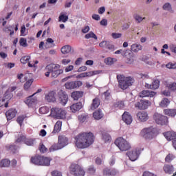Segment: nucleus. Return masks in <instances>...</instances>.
<instances>
[{
	"label": "nucleus",
	"instance_id": "a18cd8bd",
	"mask_svg": "<svg viewBox=\"0 0 176 176\" xmlns=\"http://www.w3.org/2000/svg\"><path fill=\"white\" fill-rule=\"evenodd\" d=\"M19 45L22 46V47H27L28 46V43H27V38H21L19 40Z\"/></svg>",
	"mask_w": 176,
	"mask_h": 176
},
{
	"label": "nucleus",
	"instance_id": "0e129e2a",
	"mask_svg": "<svg viewBox=\"0 0 176 176\" xmlns=\"http://www.w3.org/2000/svg\"><path fill=\"white\" fill-rule=\"evenodd\" d=\"M21 36H25V25H23L21 28Z\"/></svg>",
	"mask_w": 176,
	"mask_h": 176
},
{
	"label": "nucleus",
	"instance_id": "6e6d98bb",
	"mask_svg": "<svg viewBox=\"0 0 176 176\" xmlns=\"http://www.w3.org/2000/svg\"><path fill=\"white\" fill-rule=\"evenodd\" d=\"M39 151L41 152V153H45V152L47 151V148L45 146V144L41 143L40 144Z\"/></svg>",
	"mask_w": 176,
	"mask_h": 176
},
{
	"label": "nucleus",
	"instance_id": "338daca9",
	"mask_svg": "<svg viewBox=\"0 0 176 176\" xmlns=\"http://www.w3.org/2000/svg\"><path fill=\"white\" fill-rule=\"evenodd\" d=\"M61 63L63 64V65H68V64H69V63H71V59H63L61 60Z\"/></svg>",
	"mask_w": 176,
	"mask_h": 176
},
{
	"label": "nucleus",
	"instance_id": "8fccbe9b",
	"mask_svg": "<svg viewBox=\"0 0 176 176\" xmlns=\"http://www.w3.org/2000/svg\"><path fill=\"white\" fill-rule=\"evenodd\" d=\"M115 108H119L120 109H122V108H124V102L122 100L116 102L114 104Z\"/></svg>",
	"mask_w": 176,
	"mask_h": 176
},
{
	"label": "nucleus",
	"instance_id": "f704fd0d",
	"mask_svg": "<svg viewBox=\"0 0 176 176\" xmlns=\"http://www.w3.org/2000/svg\"><path fill=\"white\" fill-rule=\"evenodd\" d=\"M170 104V100L167 98H164L162 100V101L160 103V107L162 108H167L168 105Z\"/></svg>",
	"mask_w": 176,
	"mask_h": 176
},
{
	"label": "nucleus",
	"instance_id": "473e14b6",
	"mask_svg": "<svg viewBox=\"0 0 176 176\" xmlns=\"http://www.w3.org/2000/svg\"><path fill=\"white\" fill-rule=\"evenodd\" d=\"M58 21L62 23H67L68 21V15L66 12H61L58 17Z\"/></svg>",
	"mask_w": 176,
	"mask_h": 176
},
{
	"label": "nucleus",
	"instance_id": "ea45409f",
	"mask_svg": "<svg viewBox=\"0 0 176 176\" xmlns=\"http://www.w3.org/2000/svg\"><path fill=\"white\" fill-rule=\"evenodd\" d=\"M39 113L42 115H45V113H49L50 111V109L47 107H42L39 109Z\"/></svg>",
	"mask_w": 176,
	"mask_h": 176
},
{
	"label": "nucleus",
	"instance_id": "2eb2a0df",
	"mask_svg": "<svg viewBox=\"0 0 176 176\" xmlns=\"http://www.w3.org/2000/svg\"><path fill=\"white\" fill-rule=\"evenodd\" d=\"M127 156L131 162H135L138 159V156H140V151L137 149L133 150L131 151L126 153Z\"/></svg>",
	"mask_w": 176,
	"mask_h": 176
},
{
	"label": "nucleus",
	"instance_id": "2f4dec72",
	"mask_svg": "<svg viewBox=\"0 0 176 176\" xmlns=\"http://www.w3.org/2000/svg\"><path fill=\"white\" fill-rule=\"evenodd\" d=\"M71 50H72V47L69 45H66L60 49V52L63 54H68V53H71Z\"/></svg>",
	"mask_w": 176,
	"mask_h": 176
},
{
	"label": "nucleus",
	"instance_id": "4c0bfd02",
	"mask_svg": "<svg viewBox=\"0 0 176 176\" xmlns=\"http://www.w3.org/2000/svg\"><path fill=\"white\" fill-rule=\"evenodd\" d=\"M61 126H63V122L61 121H57L54 128V133L60 132V131L61 130Z\"/></svg>",
	"mask_w": 176,
	"mask_h": 176
},
{
	"label": "nucleus",
	"instance_id": "5fc2aeb1",
	"mask_svg": "<svg viewBox=\"0 0 176 176\" xmlns=\"http://www.w3.org/2000/svg\"><path fill=\"white\" fill-rule=\"evenodd\" d=\"M104 63L107 65H112L113 64V58H107L104 59Z\"/></svg>",
	"mask_w": 176,
	"mask_h": 176
},
{
	"label": "nucleus",
	"instance_id": "774afa93",
	"mask_svg": "<svg viewBox=\"0 0 176 176\" xmlns=\"http://www.w3.org/2000/svg\"><path fill=\"white\" fill-rule=\"evenodd\" d=\"M107 43H108V41H102L101 43H99V46H100V47H104V48H106Z\"/></svg>",
	"mask_w": 176,
	"mask_h": 176
},
{
	"label": "nucleus",
	"instance_id": "603ef678",
	"mask_svg": "<svg viewBox=\"0 0 176 176\" xmlns=\"http://www.w3.org/2000/svg\"><path fill=\"white\" fill-rule=\"evenodd\" d=\"M34 139H25V144L28 145V146H32V145H34Z\"/></svg>",
	"mask_w": 176,
	"mask_h": 176
},
{
	"label": "nucleus",
	"instance_id": "c03bdc74",
	"mask_svg": "<svg viewBox=\"0 0 176 176\" xmlns=\"http://www.w3.org/2000/svg\"><path fill=\"white\" fill-rule=\"evenodd\" d=\"M30 60H31L30 56H25L20 59V61L22 64H27V63H30Z\"/></svg>",
	"mask_w": 176,
	"mask_h": 176
},
{
	"label": "nucleus",
	"instance_id": "ddd939ff",
	"mask_svg": "<svg viewBox=\"0 0 176 176\" xmlns=\"http://www.w3.org/2000/svg\"><path fill=\"white\" fill-rule=\"evenodd\" d=\"M58 96L60 104L63 106H65L67 102H68V95L65 93V91L60 90L58 92Z\"/></svg>",
	"mask_w": 176,
	"mask_h": 176
},
{
	"label": "nucleus",
	"instance_id": "7c9ffc66",
	"mask_svg": "<svg viewBox=\"0 0 176 176\" xmlns=\"http://www.w3.org/2000/svg\"><path fill=\"white\" fill-rule=\"evenodd\" d=\"M103 116H104V114H102V112L100 109L96 110L95 112L93 113V117L96 120H100V119L103 118Z\"/></svg>",
	"mask_w": 176,
	"mask_h": 176
},
{
	"label": "nucleus",
	"instance_id": "79ce46f5",
	"mask_svg": "<svg viewBox=\"0 0 176 176\" xmlns=\"http://www.w3.org/2000/svg\"><path fill=\"white\" fill-rule=\"evenodd\" d=\"M34 82V79H30L29 80H28L23 86V89L24 90H28V89H30V87H31V85H32V83Z\"/></svg>",
	"mask_w": 176,
	"mask_h": 176
},
{
	"label": "nucleus",
	"instance_id": "3c124183",
	"mask_svg": "<svg viewBox=\"0 0 176 176\" xmlns=\"http://www.w3.org/2000/svg\"><path fill=\"white\" fill-rule=\"evenodd\" d=\"M87 118H88L87 115L82 114V115L78 116V120L81 123H83L84 122H86V120H87Z\"/></svg>",
	"mask_w": 176,
	"mask_h": 176
},
{
	"label": "nucleus",
	"instance_id": "e433bc0d",
	"mask_svg": "<svg viewBox=\"0 0 176 176\" xmlns=\"http://www.w3.org/2000/svg\"><path fill=\"white\" fill-rule=\"evenodd\" d=\"M164 113L165 115H167L168 116H171L172 118H174L176 115V109H164Z\"/></svg>",
	"mask_w": 176,
	"mask_h": 176
},
{
	"label": "nucleus",
	"instance_id": "bf43d9fd",
	"mask_svg": "<svg viewBox=\"0 0 176 176\" xmlns=\"http://www.w3.org/2000/svg\"><path fill=\"white\" fill-rule=\"evenodd\" d=\"M134 19L136 21H138V23H141V21H142V20H145V18H142L138 14H135Z\"/></svg>",
	"mask_w": 176,
	"mask_h": 176
},
{
	"label": "nucleus",
	"instance_id": "dca6fc26",
	"mask_svg": "<svg viewBox=\"0 0 176 176\" xmlns=\"http://www.w3.org/2000/svg\"><path fill=\"white\" fill-rule=\"evenodd\" d=\"M136 116L140 122H146L149 119V116L146 111H139Z\"/></svg>",
	"mask_w": 176,
	"mask_h": 176
},
{
	"label": "nucleus",
	"instance_id": "39448f33",
	"mask_svg": "<svg viewBox=\"0 0 176 176\" xmlns=\"http://www.w3.org/2000/svg\"><path fill=\"white\" fill-rule=\"evenodd\" d=\"M68 144V138L65 136L60 135L58 136V143L54 144L50 148V152H54V151H58L59 149H63L64 146H67Z\"/></svg>",
	"mask_w": 176,
	"mask_h": 176
},
{
	"label": "nucleus",
	"instance_id": "13d9d810",
	"mask_svg": "<svg viewBox=\"0 0 176 176\" xmlns=\"http://www.w3.org/2000/svg\"><path fill=\"white\" fill-rule=\"evenodd\" d=\"M105 49H107L108 50H114L115 46L108 41Z\"/></svg>",
	"mask_w": 176,
	"mask_h": 176
},
{
	"label": "nucleus",
	"instance_id": "4468645a",
	"mask_svg": "<svg viewBox=\"0 0 176 176\" xmlns=\"http://www.w3.org/2000/svg\"><path fill=\"white\" fill-rule=\"evenodd\" d=\"M12 98V95L10 94H6L3 98H0V108L2 107H5V108H8L9 107V100Z\"/></svg>",
	"mask_w": 176,
	"mask_h": 176
},
{
	"label": "nucleus",
	"instance_id": "72a5a7b5",
	"mask_svg": "<svg viewBox=\"0 0 176 176\" xmlns=\"http://www.w3.org/2000/svg\"><path fill=\"white\" fill-rule=\"evenodd\" d=\"M96 171H97V169H96V166H94V165H90L87 168V173L89 174V175H94L96 174Z\"/></svg>",
	"mask_w": 176,
	"mask_h": 176
},
{
	"label": "nucleus",
	"instance_id": "69168bd1",
	"mask_svg": "<svg viewBox=\"0 0 176 176\" xmlns=\"http://www.w3.org/2000/svg\"><path fill=\"white\" fill-rule=\"evenodd\" d=\"M103 94L104 96V99L106 100H109V98H111V93L109 92V91L104 92Z\"/></svg>",
	"mask_w": 176,
	"mask_h": 176
},
{
	"label": "nucleus",
	"instance_id": "c85d7f7f",
	"mask_svg": "<svg viewBox=\"0 0 176 176\" xmlns=\"http://www.w3.org/2000/svg\"><path fill=\"white\" fill-rule=\"evenodd\" d=\"M98 107H100V98H95L92 100V103L91 104V109L94 111V109H97Z\"/></svg>",
	"mask_w": 176,
	"mask_h": 176
},
{
	"label": "nucleus",
	"instance_id": "6e6552de",
	"mask_svg": "<svg viewBox=\"0 0 176 176\" xmlns=\"http://www.w3.org/2000/svg\"><path fill=\"white\" fill-rule=\"evenodd\" d=\"M50 115L54 119H65L67 111L60 107H53L51 109Z\"/></svg>",
	"mask_w": 176,
	"mask_h": 176
},
{
	"label": "nucleus",
	"instance_id": "5701e85b",
	"mask_svg": "<svg viewBox=\"0 0 176 176\" xmlns=\"http://www.w3.org/2000/svg\"><path fill=\"white\" fill-rule=\"evenodd\" d=\"M116 174H118V172L115 169H109L108 168L103 169L104 176H115Z\"/></svg>",
	"mask_w": 176,
	"mask_h": 176
},
{
	"label": "nucleus",
	"instance_id": "6ab92c4d",
	"mask_svg": "<svg viewBox=\"0 0 176 176\" xmlns=\"http://www.w3.org/2000/svg\"><path fill=\"white\" fill-rule=\"evenodd\" d=\"M122 120L126 124H131V122H133V117H131V115H130L129 112L125 111L122 114Z\"/></svg>",
	"mask_w": 176,
	"mask_h": 176
},
{
	"label": "nucleus",
	"instance_id": "4be33fe9",
	"mask_svg": "<svg viewBox=\"0 0 176 176\" xmlns=\"http://www.w3.org/2000/svg\"><path fill=\"white\" fill-rule=\"evenodd\" d=\"M34 96H35V94L28 96L25 101V104H28V107H32V105H35V104H36V98H32Z\"/></svg>",
	"mask_w": 176,
	"mask_h": 176
},
{
	"label": "nucleus",
	"instance_id": "f8f14e48",
	"mask_svg": "<svg viewBox=\"0 0 176 176\" xmlns=\"http://www.w3.org/2000/svg\"><path fill=\"white\" fill-rule=\"evenodd\" d=\"M157 94L155 91H150V90H143L139 94V97L140 98H145V97H149L152 98L155 97Z\"/></svg>",
	"mask_w": 176,
	"mask_h": 176
},
{
	"label": "nucleus",
	"instance_id": "f03ea898",
	"mask_svg": "<svg viewBox=\"0 0 176 176\" xmlns=\"http://www.w3.org/2000/svg\"><path fill=\"white\" fill-rule=\"evenodd\" d=\"M44 72L47 78L50 76V74H52V78H57V76H58V75H61L64 71L63 69H60V65L51 63L45 67Z\"/></svg>",
	"mask_w": 176,
	"mask_h": 176
},
{
	"label": "nucleus",
	"instance_id": "f3484780",
	"mask_svg": "<svg viewBox=\"0 0 176 176\" xmlns=\"http://www.w3.org/2000/svg\"><path fill=\"white\" fill-rule=\"evenodd\" d=\"M160 86V81L159 80V79L154 80L152 84H145V87H146V89H151L152 90H156V89H159Z\"/></svg>",
	"mask_w": 176,
	"mask_h": 176
},
{
	"label": "nucleus",
	"instance_id": "a211bd4d",
	"mask_svg": "<svg viewBox=\"0 0 176 176\" xmlns=\"http://www.w3.org/2000/svg\"><path fill=\"white\" fill-rule=\"evenodd\" d=\"M16 115H17V110L16 109H10L6 112L7 120H12V119L16 118Z\"/></svg>",
	"mask_w": 176,
	"mask_h": 176
},
{
	"label": "nucleus",
	"instance_id": "c9c22d12",
	"mask_svg": "<svg viewBox=\"0 0 176 176\" xmlns=\"http://www.w3.org/2000/svg\"><path fill=\"white\" fill-rule=\"evenodd\" d=\"M10 160L8 159H3L0 160V167L3 168V167H10Z\"/></svg>",
	"mask_w": 176,
	"mask_h": 176
},
{
	"label": "nucleus",
	"instance_id": "4d7b16f0",
	"mask_svg": "<svg viewBox=\"0 0 176 176\" xmlns=\"http://www.w3.org/2000/svg\"><path fill=\"white\" fill-rule=\"evenodd\" d=\"M174 159V155H173L172 154H168L166 158H165V161L166 162V163H170V162H171L172 160H173Z\"/></svg>",
	"mask_w": 176,
	"mask_h": 176
},
{
	"label": "nucleus",
	"instance_id": "393cba45",
	"mask_svg": "<svg viewBox=\"0 0 176 176\" xmlns=\"http://www.w3.org/2000/svg\"><path fill=\"white\" fill-rule=\"evenodd\" d=\"M70 109L73 113L78 112V111H80V109H82V102H79L73 104L72 106H70Z\"/></svg>",
	"mask_w": 176,
	"mask_h": 176
},
{
	"label": "nucleus",
	"instance_id": "1a4fd4ad",
	"mask_svg": "<svg viewBox=\"0 0 176 176\" xmlns=\"http://www.w3.org/2000/svg\"><path fill=\"white\" fill-rule=\"evenodd\" d=\"M153 120H155L157 124H160L161 126H166L168 124V118L166 116H163L159 113H155L153 115Z\"/></svg>",
	"mask_w": 176,
	"mask_h": 176
},
{
	"label": "nucleus",
	"instance_id": "680f3d73",
	"mask_svg": "<svg viewBox=\"0 0 176 176\" xmlns=\"http://www.w3.org/2000/svg\"><path fill=\"white\" fill-rule=\"evenodd\" d=\"M111 36H112V38H113V39H118V38L122 37V34L121 33H112Z\"/></svg>",
	"mask_w": 176,
	"mask_h": 176
},
{
	"label": "nucleus",
	"instance_id": "0eeeda50",
	"mask_svg": "<svg viewBox=\"0 0 176 176\" xmlns=\"http://www.w3.org/2000/svg\"><path fill=\"white\" fill-rule=\"evenodd\" d=\"M114 144H116V146H118V148L122 152L129 151V149L131 148V146H130V144L129 143V142H127V140H126L122 137L117 138L115 140Z\"/></svg>",
	"mask_w": 176,
	"mask_h": 176
},
{
	"label": "nucleus",
	"instance_id": "412c9836",
	"mask_svg": "<svg viewBox=\"0 0 176 176\" xmlns=\"http://www.w3.org/2000/svg\"><path fill=\"white\" fill-rule=\"evenodd\" d=\"M164 136L168 141H174V140L176 138V133L174 131H168L164 133Z\"/></svg>",
	"mask_w": 176,
	"mask_h": 176
},
{
	"label": "nucleus",
	"instance_id": "aec40b11",
	"mask_svg": "<svg viewBox=\"0 0 176 176\" xmlns=\"http://www.w3.org/2000/svg\"><path fill=\"white\" fill-rule=\"evenodd\" d=\"M45 100L48 102H56V92L54 91H50L47 95H45Z\"/></svg>",
	"mask_w": 176,
	"mask_h": 176
},
{
	"label": "nucleus",
	"instance_id": "a19ab883",
	"mask_svg": "<svg viewBox=\"0 0 176 176\" xmlns=\"http://www.w3.org/2000/svg\"><path fill=\"white\" fill-rule=\"evenodd\" d=\"M98 74H100V71H98V70L85 72V75H86L87 78H90L91 76H94V75H98Z\"/></svg>",
	"mask_w": 176,
	"mask_h": 176
},
{
	"label": "nucleus",
	"instance_id": "9d476101",
	"mask_svg": "<svg viewBox=\"0 0 176 176\" xmlns=\"http://www.w3.org/2000/svg\"><path fill=\"white\" fill-rule=\"evenodd\" d=\"M82 85V81H69L65 84V87L67 90H74V89H78V87H80Z\"/></svg>",
	"mask_w": 176,
	"mask_h": 176
},
{
	"label": "nucleus",
	"instance_id": "9b49d317",
	"mask_svg": "<svg viewBox=\"0 0 176 176\" xmlns=\"http://www.w3.org/2000/svg\"><path fill=\"white\" fill-rule=\"evenodd\" d=\"M151 104L152 103L149 100H141L135 104V107L140 110L148 109V107H151Z\"/></svg>",
	"mask_w": 176,
	"mask_h": 176
},
{
	"label": "nucleus",
	"instance_id": "c756f323",
	"mask_svg": "<svg viewBox=\"0 0 176 176\" xmlns=\"http://www.w3.org/2000/svg\"><path fill=\"white\" fill-rule=\"evenodd\" d=\"M131 50L134 53H138L140 50H142V45L138 43L133 44L131 47Z\"/></svg>",
	"mask_w": 176,
	"mask_h": 176
},
{
	"label": "nucleus",
	"instance_id": "e2e57ef3",
	"mask_svg": "<svg viewBox=\"0 0 176 176\" xmlns=\"http://www.w3.org/2000/svg\"><path fill=\"white\" fill-rule=\"evenodd\" d=\"M25 142V136L23 135H21L19 138L16 139V142Z\"/></svg>",
	"mask_w": 176,
	"mask_h": 176
},
{
	"label": "nucleus",
	"instance_id": "bb28decb",
	"mask_svg": "<svg viewBox=\"0 0 176 176\" xmlns=\"http://www.w3.org/2000/svg\"><path fill=\"white\" fill-rule=\"evenodd\" d=\"M50 162H52V158L47 157H41L40 166H50Z\"/></svg>",
	"mask_w": 176,
	"mask_h": 176
},
{
	"label": "nucleus",
	"instance_id": "864d4df0",
	"mask_svg": "<svg viewBox=\"0 0 176 176\" xmlns=\"http://www.w3.org/2000/svg\"><path fill=\"white\" fill-rule=\"evenodd\" d=\"M166 68H168L169 69H176V63H169L166 64Z\"/></svg>",
	"mask_w": 176,
	"mask_h": 176
},
{
	"label": "nucleus",
	"instance_id": "de8ad7c7",
	"mask_svg": "<svg viewBox=\"0 0 176 176\" xmlns=\"http://www.w3.org/2000/svg\"><path fill=\"white\" fill-rule=\"evenodd\" d=\"M85 39H90V38H94V39H97V35L94 34L93 32H90L89 33L85 34Z\"/></svg>",
	"mask_w": 176,
	"mask_h": 176
},
{
	"label": "nucleus",
	"instance_id": "20e7f679",
	"mask_svg": "<svg viewBox=\"0 0 176 176\" xmlns=\"http://www.w3.org/2000/svg\"><path fill=\"white\" fill-rule=\"evenodd\" d=\"M69 171L70 174L74 176L86 175V170H85V168L78 164H72L69 167Z\"/></svg>",
	"mask_w": 176,
	"mask_h": 176
},
{
	"label": "nucleus",
	"instance_id": "09e8293b",
	"mask_svg": "<svg viewBox=\"0 0 176 176\" xmlns=\"http://www.w3.org/2000/svg\"><path fill=\"white\" fill-rule=\"evenodd\" d=\"M25 118H27V116L24 115L19 116L16 119L17 123H19L20 126H23V122H24V119H25Z\"/></svg>",
	"mask_w": 176,
	"mask_h": 176
},
{
	"label": "nucleus",
	"instance_id": "7ed1b4c3",
	"mask_svg": "<svg viewBox=\"0 0 176 176\" xmlns=\"http://www.w3.org/2000/svg\"><path fill=\"white\" fill-rule=\"evenodd\" d=\"M117 79L118 80V86L122 90L129 89L134 83V79L131 76L126 77L124 75L120 74L117 75Z\"/></svg>",
	"mask_w": 176,
	"mask_h": 176
},
{
	"label": "nucleus",
	"instance_id": "58836bf2",
	"mask_svg": "<svg viewBox=\"0 0 176 176\" xmlns=\"http://www.w3.org/2000/svg\"><path fill=\"white\" fill-rule=\"evenodd\" d=\"M54 41L52 40V38H48L47 39V43L45 44V48L46 49H49V47H53V46H54Z\"/></svg>",
	"mask_w": 176,
	"mask_h": 176
},
{
	"label": "nucleus",
	"instance_id": "37998d69",
	"mask_svg": "<svg viewBox=\"0 0 176 176\" xmlns=\"http://www.w3.org/2000/svg\"><path fill=\"white\" fill-rule=\"evenodd\" d=\"M102 140L104 141V142H108L111 141V135L108 134L107 132H103L102 133Z\"/></svg>",
	"mask_w": 176,
	"mask_h": 176
},
{
	"label": "nucleus",
	"instance_id": "49530a36",
	"mask_svg": "<svg viewBox=\"0 0 176 176\" xmlns=\"http://www.w3.org/2000/svg\"><path fill=\"white\" fill-rule=\"evenodd\" d=\"M166 87H168V90H171L172 91H175L176 82H171V83L167 84Z\"/></svg>",
	"mask_w": 176,
	"mask_h": 176
},
{
	"label": "nucleus",
	"instance_id": "f257e3e1",
	"mask_svg": "<svg viewBox=\"0 0 176 176\" xmlns=\"http://www.w3.org/2000/svg\"><path fill=\"white\" fill-rule=\"evenodd\" d=\"M94 135L93 133H80L75 138V145L78 149H87L94 142Z\"/></svg>",
	"mask_w": 176,
	"mask_h": 176
},
{
	"label": "nucleus",
	"instance_id": "b1692460",
	"mask_svg": "<svg viewBox=\"0 0 176 176\" xmlns=\"http://www.w3.org/2000/svg\"><path fill=\"white\" fill-rule=\"evenodd\" d=\"M42 160V156L35 155L31 157L30 162L32 164H35L36 166H41V162Z\"/></svg>",
	"mask_w": 176,
	"mask_h": 176
},
{
	"label": "nucleus",
	"instance_id": "423d86ee",
	"mask_svg": "<svg viewBox=\"0 0 176 176\" xmlns=\"http://www.w3.org/2000/svg\"><path fill=\"white\" fill-rule=\"evenodd\" d=\"M140 134L146 140H152L153 137H156L157 135V129L153 126L144 128L141 131Z\"/></svg>",
	"mask_w": 176,
	"mask_h": 176
},
{
	"label": "nucleus",
	"instance_id": "a878e982",
	"mask_svg": "<svg viewBox=\"0 0 176 176\" xmlns=\"http://www.w3.org/2000/svg\"><path fill=\"white\" fill-rule=\"evenodd\" d=\"M165 174H173L174 173V166L173 165L165 164L163 167Z\"/></svg>",
	"mask_w": 176,
	"mask_h": 176
},
{
	"label": "nucleus",
	"instance_id": "cd10ccee",
	"mask_svg": "<svg viewBox=\"0 0 176 176\" xmlns=\"http://www.w3.org/2000/svg\"><path fill=\"white\" fill-rule=\"evenodd\" d=\"M72 97L76 101H78L79 98H82L83 97V91H74L72 93Z\"/></svg>",
	"mask_w": 176,
	"mask_h": 176
},
{
	"label": "nucleus",
	"instance_id": "052dcab7",
	"mask_svg": "<svg viewBox=\"0 0 176 176\" xmlns=\"http://www.w3.org/2000/svg\"><path fill=\"white\" fill-rule=\"evenodd\" d=\"M164 10H171V4L166 3L163 6Z\"/></svg>",
	"mask_w": 176,
	"mask_h": 176
}]
</instances>
